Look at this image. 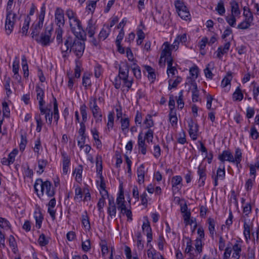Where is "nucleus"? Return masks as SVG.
Returning a JSON list of instances; mask_svg holds the SVG:
<instances>
[{"instance_id": "nucleus-1", "label": "nucleus", "mask_w": 259, "mask_h": 259, "mask_svg": "<svg viewBox=\"0 0 259 259\" xmlns=\"http://www.w3.org/2000/svg\"><path fill=\"white\" fill-rule=\"evenodd\" d=\"M84 40L71 36L65 38L64 46L60 47L62 57L66 58L72 52L76 57L78 58H80L82 56L85 49Z\"/></svg>"}, {"instance_id": "nucleus-2", "label": "nucleus", "mask_w": 259, "mask_h": 259, "mask_svg": "<svg viewBox=\"0 0 259 259\" xmlns=\"http://www.w3.org/2000/svg\"><path fill=\"white\" fill-rule=\"evenodd\" d=\"M35 191L38 193V189L41 190V194L43 195L45 193L49 197H53L55 192L51 184L49 181L43 182L41 179H37L34 185Z\"/></svg>"}, {"instance_id": "nucleus-3", "label": "nucleus", "mask_w": 259, "mask_h": 259, "mask_svg": "<svg viewBox=\"0 0 259 259\" xmlns=\"http://www.w3.org/2000/svg\"><path fill=\"white\" fill-rule=\"evenodd\" d=\"M69 23L71 32L76 38L81 40L86 39V32L78 18L69 22Z\"/></svg>"}, {"instance_id": "nucleus-4", "label": "nucleus", "mask_w": 259, "mask_h": 259, "mask_svg": "<svg viewBox=\"0 0 259 259\" xmlns=\"http://www.w3.org/2000/svg\"><path fill=\"white\" fill-rule=\"evenodd\" d=\"M45 14V7H42L40 9V14L38 16V21L34 23L31 27V36L33 39L36 38L39 34L43 27Z\"/></svg>"}, {"instance_id": "nucleus-5", "label": "nucleus", "mask_w": 259, "mask_h": 259, "mask_svg": "<svg viewBox=\"0 0 259 259\" xmlns=\"http://www.w3.org/2000/svg\"><path fill=\"white\" fill-rule=\"evenodd\" d=\"M90 109L91 110L93 117L96 119V122H101L102 120V111L97 104V99L95 97H91L89 104Z\"/></svg>"}, {"instance_id": "nucleus-6", "label": "nucleus", "mask_w": 259, "mask_h": 259, "mask_svg": "<svg viewBox=\"0 0 259 259\" xmlns=\"http://www.w3.org/2000/svg\"><path fill=\"white\" fill-rule=\"evenodd\" d=\"M52 30L53 28L52 27L50 28H49L48 27H45L44 31L41 33L40 35L39 36L38 35L34 39L42 46H48L50 45Z\"/></svg>"}, {"instance_id": "nucleus-7", "label": "nucleus", "mask_w": 259, "mask_h": 259, "mask_svg": "<svg viewBox=\"0 0 259 259\" xmlns=\"http://www.w3.org/2000/svg\"><path fill=\"white\" fill-rule=\"evenodd\" d=\"M6 13L5 28L7 33L10 34L13 30L17 19V15L13 13L12 10L6 11Z\"/></svg>"}, {"instance_id": "nucleus-8", "label": "nucleus", "mask_w": 259, "mask_h": 259, "mask_svg": "<svg viewBox=\"0 0 259 259\" xmlns=\"http://www.w3.org/2000/svg\"><path fill=\"white\" fill-rule=\"evenodd\" d=\"M175 6L179 16L184 20H187L190 17L189 9L184 3L180 1L175 2Z\"/></svg>"}, {"instance_id": "nucleus-9", "label": "nucleus", "mask_w": 259, "mask_h": 259, "mask_svg": "<svg viewBox=\"0 0 259 259\" xmlns=\"http://www.w3.org/2000/svg\"><path fill=\"white\" fill-rule=\"evenodd\" d=\"M55 23L58 27L63 28L64 26V13L61 8H57L55 11Z\"/></svg>"}, {"instance_id": "nucleus-10", "label": "nucleus", "mask_w": 259, "mask_h": 259, "mask_svg": "<svg viewBox=\"0 0 259 259\" xmlns=\"http://www.w3.org/2000/svg\"><path fill=\"white\" fill-rule=\"evenodd\" d=\"M142 230L144 232H146V236L147 237V246L149 247V249H152L153 246L150 244L151 242L153 239L152 229L150 225V223L148 221L147 222H144L142 225Z\"/></svg>"}, {"instance_id": "nucleus-11", "label": "nucleus", "mask_w": 259, "mask_h": 259, "mask_svg": "<svg viewBox=\"0 0 259 259\" xmlns=\"http://www.w3.org/2000/svg\"><path fill=\"white\" fill-rule=\"evenodd\" d=\"M197 174L199 176L198 186L202 187L204 185L205 181L206 179V168L200 165L198 168Z\"/></svg>"}, {"instance_id": "nucleus-12", "label": "nucleus", "mask_w": 259, "mask_h": 259, "mask_svg": "<svg viewBox=\"0 0 259 259\" xmlns=\"http://www.w3.org/2000/svg\"><path fill=\"white\" fill-rule=\"evenodd\" d=\"M107 213L111 219H114L116 214V207L114 202V199L113 197L109 198L108 206L107 207Z\"/></svg>"}, {"instance_id": "nucleus-13", "label": "nucleus", "mask_w": 259, "mask_h": 259, "mask_svg": "<svg viewBox=\"0 0 259 259\" xmlns=\"http://www.w3.org/2000/svg\"><path fill=\"white\" fill-rule=\"evenodd\" d=\"M188 126L189 127V133L190 137L193 140L197 139V134L198 131V125L195 123L192 119L188 121Z\"/></svg>"}, {"instance_id": "nucleus-14", "label": "nucleus", "mask_w": 259, "mask_h": 259, "mask_svg": "<svg viewBox=\"0 0 259 259\" xmlns=\"http://www.w3.org/2000/svg\"><path fill=\"white\" fill-rule=\"evenodd\" d=\"M125 201L124 199L123 191L122 188L120 186V189L118 195L116 198V204L117 205V208L120 210V212H123V210L124 209L125 205Z\"/></svg>"}, {"instance_id": "nucleus-15", "label": "nucleus", "mask_w": 259, "mask_h": 259, "mask_svg": "<svg viewBox=\"0 0 259 259\" xmlns=\"http://www.w3.org/2000/svg\"><path fill=\"white\" fill-rule=\"evenodd\" d=\"M101 197L99 199L97 203V207L100 213L103 211V207L105 204L106 198L109 199V195L107 191H100Z\"/></svg>"}, {"instance_id": "nucleus-16", "label": "nucleus", "mask_w": 259, "mask_h": 259, "mask_svg": "<svg viewBox=\"0 0 259 259\" xmlns=\"http://www.w3.org/2000/svg\"><path fill=\"white\" fill-rule=\"evenodd\" d=\"M163 45L164 46V48L161 51L160 54V58L159 61L160 62L161 61L165 62L166 58L167 57H170L171 54V47L168 44V42H165Z\"/></svg>"}, {"instance_id": "nucleus-17", "label": "nucleus", "mask_w": 259, "mask_h": 259, "mask_svg": "<svg viewBox=\"0 0 259 259\" xmlns=\"http://www.w3.org/2000/svg\"><path fill=\"white\" fill-rule=\"evenodd\" d=\"M219 159L223 163L225 161L234 163V157L232 153L229 150H224L218 157Z\"/></svg>"}, {"instance_id": "nucleus-18", "label": "nucleus", "mask_w": 259, "mask_h": 259, "mask_svg": "<svg viewBox=\"0 0 259 259\" xmlns=\"http://www.w3.org/2000/svg\"><path fill=\"white\" fill-rule=\"evenodd\" d=\"M19 59L18 57H16L13 61L12 64V71L14 73V78L15 79L20 81L21 79V76L19 74Z\"/></svg>"}, {"instance_id": "nucleus-19", "label": "nucleus", "mask_w": 259, "mask_h": 259, "mask_svg": "<svg viewBox=\"0 0 259 259\" xmlns=\"http://www.w3.org/2000/svg\"><path fill=\"white\" fill-rule=\"evenodd\" d=\"M61 154L63 158V172L66 175L68 171L69 166L70 164V159L65 152L62 151Z\"/></svg>"}, {"instance_id": "nucleus-20", "label": "nucleus", "mask_w": 259, "mask_h": 259, "mask_svg": "<svg viewBox=\"0 0 259 259\" xmlns=\"http://www.w3.org/2000/svg\"><path fill=\"white\" fill-rule=\"evenodd\" d=\"M240 242H241V241L237 240L232 246V250L233 251L232 258L234 259H239L240 257L242 246L241 244L239 243Z\"/></svg>"}, {"instance_id": "nucleus-21", "label": "nucleus", "mask_w": 259, "mask_h": 259, "mask_svg": "<svg viewBox=\"0 0 259 259\" xmlns=\"http://www.w3.org/2000/svg\"><path fill=\"white\" fill-rule=\"evenodd\" d=\"M231 43L230 42H226L224 46H220L217 51V56L219 59H222V56L227 54L230 48Z\"/></svg>"}, {"instance_id": "nucleus-22", "label": "nucleus", "mask_w": 259, "mask_h": 259, "mask_svg": "<svg viewBox=\"0 0 259 259\" xmlns=\"http://www.w3.org/2000/svg\"><path fill=\"white\" fill-rule=\"evenodd\" d=\"M138 145L141 153L145 155L147 152V145L145 144V139H143L142 133H140L138 137Z\"/></svg>"}, {"instance_id": "nucleus-23", "label": "nucleus", "mask_w": 259, "mask_h": 259, "mask_svg": "<svg viewBox=\"0 0 259 259\" xmlns=\"http://www.w3.org/2000/svg\"><path fill=\"white\" fill-rule=\"evenodd\" d=\"M221 167L218 168L217 171V176L214 177V185L217 186L218 185V180L219 179L223 180L225 177V170L224 164H223Z\"/></svg>"}, {"instance_id": "nucleus-24", "label": "nucleus", "mask_w": 259, "mask_h": 259, "mask_svg": "<svg viewBox=\"0 0 259 259\" xmlns=\"http://www.w3.org/2000/svg\"><path fill=\"white\" fill-rule=\"evenodd\" d=\"M96 24L93 20L91 18L88 21V24L86 28V31L90 37H93L95 34Z\"/></svg>"}, {"instance_id": "nucleus-25", "label": "nucleus", "mask_w": 259, "mask_h": 259, "mask_svg": "<svg viewBox=\"0 0 259 259\" xmlns=\"http://www.w3.org/2000/svg\"><path fill=\"white\" fill-rule=\"evenodd\" d=\"M110 32L111 29L109 25H104L98 35V39L99 40H104L109 36Z\"/></svg>"}, {"instance_id": "nucleus-26", "label": "nucleus", "mask_w": 259, "mask_h": 259, "mask_svg": "<svg viewBox=\"0 0 259 259\" xmlns=\"http://www.w3.org/2000/svg\"><path fill=\"white\" fill-rule=\"evenodd\" d=\"M35 91L36 93L37 100H38L39 104H41V105H42V104H45V102L44 100L45 94L44 90L39 85H37L36 86Z\"/></svg>"}, {"instance_id": "nucleus-27", "label": "nucleus", "mask_w": 259, "mask_h": 259, "mask_svg": "<svg viewBox=\"0 0 259 259\" xmlns=\"http://www.w3.org/2000/svg\"><path fill=\"white\" fill-rule=\"evenodd\" d=\"M243 230V235L244 236L245 241L246 243H248L249 240L250 239L251 227L250 225L247 223L245 220L244 221Z\"/></svg>"}, {"instance_id": "nucleus-28", "label": "nucleus", "mask_w": 259, "mask_h": 259, "mask_svg": "<svg viewBox=\"0 0 259 259\" xmlns=\"http://www.w3.org/2000/svg\"><path fill=\"white\" fill-rule=\"evenodd\" d=\"M231 8V15L239 16L241 12L239 8L238 3L235 0H232L230 3Z\"/></svg>"}, {"instance_id": "nucleus-29", "label": "nucleus", "mask_w": 259, "mask_h": 259, "mask_svg": "<svg viewBox=\"0 0 259 259\" xmlns=\"http://www.w3.org/2000/svg\"><path fill=\"white\" fill-rule=\"evenodd\" d=\"M128 72V67L126 65L120 67L119 69V76L120 78L123 81H128L127 80Z\"/></svg>"}, {"instance_id": "nucleus-30", "label": "nucleus", "mask_w": 259, "mask_h": 259, "mask_svg": "<svg viewBox=\"0 0 259 259\" xmlns=\"http://www.w3.org/2000/svg\"><path fill=\"white\" fill-rule=\"evenodd\" d=\"M22 66L24 77L25 79H27L29 75V70L27 60L24 55L22 57Z\"/></svg>"}, {"instance_id": "nucleus-31", "label": "nucleus", "mask_w": 259, "mask_h": 259, "mask_svg": "<svg viewBox=\"0 0 259 259\" xmlns=\"http://www.w3.org/2000/svg\"><path fill=\"white\" fill-rule=\"evenodd\" d=\"M214 63L213 62H210L208 63L206 68L204 69V73L205 77L209 79H212L213 74L211 72V69L213 68Z\"/></svg>"}, {"instance_id": "nucleus-32", "label": "nucleus", "mask_w": 259, "mask_h": 259, "mask_svg": "<svg viewBox=\"0 0 259 259\" xmlns=\"http://www.w3.org/2000/svg\"><path fill=\"white\" fill-rule=\"evenodd\" d=\"M56 41L57 44L60 46H64V41L62 39V34L63 33V28L58 27L56 29Z\"/></svg>"}, {"instance_id": "nucleus-33", "label": "nucleus", "mask_w": 259, "mask_h": 259, "mask_svg": "<svg viewBox=\"0 0 259 259\" xmlns=\"http://www.w3.org/2000/svg\"><path fill=\"white\" fill-rule=\"evenodd\" d=\"M145 71L147 72V77L149 79H155L156 74L155 69L149 65L144 66Z\"/></svg>"}, {"instance_id": "nucleus-34", "label": "nucleus", "mask_w": 259, "mask_h": 259, "mask_svg": "<svg viewBox=\"0 0 259 259\" xmlns=\"http://www.w3.org/2000/svg\"><path fill=\"white\" fill-rule=\"evenodd\" d=\"M191 81H195L197 78L199 70L198 67L196 65H194L189 69Z\"/></svg>"}, {"instance_id": "nucleus-35", "label": "nucleus", "mask_w": 259, "mask_h": 259, "mask_svg": "<svg viewBox=\"0 0 259 259\" xmlns=\"http://www.w3.org/2000/svg\"><path fill=\"white\" fill-rule=\"evenodd\" d=\"M208 230L209 232V233L210 234V236L211 238H213V236L214 233H215V222L213 219L212 218H208Z\"/></svg>"}, {"instance_id": "nucleus-36", "label": "nucleus", "mask_w": 259, "mask_h": 259, "mask_svg": "<svg viewBox=\"0 0 259 259\" xmlns=\"http://www.w3.org/2000/svg\"><path fill=\"white\" fill-rule=\"evenodd\" d=\"M96 164L97 172L102 175V158L100 155L98 154L96 157Z\"/></svg>"}, {"instance_id": "nucleus-37", "label": "nucleus", "mask_w": 259, "mask_h": 259, "mask_svg": "<svg viewBox=\"0 0 259 259\" xmlns=\"http://www.w3.org/2000/svg\"><path fill=\"white\" fill-rule=\"evenodd\" d=\"M234 101H241L243 98V94L240 88V87H238L236 89L235 91L233 94L232 96Z\"/></svg>"}, {"instance_id": "nucleus-38", "label": "nucleus", "mask_w": 259, "mask_h": 259, "mask_svg": "<svg viewBox=\"0 0 259 259\" xmlns=\"http://www.w3.org/2000/svg\"><path fill=\"white\" fill-rule=\"evenodd\" d=\"M34 217L36 221V227L39 229L41 227V224L43 220V216L40 211H35L34 212Z\"/></svg>"}, {"instance_id": "nucleus-39", "label": "nucleus", "mask_w": 259, "mask_h": 259, "mask_svg": "<svg viewBox=\"0 0 259 259\" xmlns=\"http://www.w3.org/2000/svg\"><path fill=\"white\" fill-rule=\"evenodd\" d=\"M132 72L137 79H141V71L140 67L136 64V62H134L132 65Z\"/></svg>"}, {"instance_id": "nucleus-40", "label": "nucleus", "mask_w": 259, "mask_h": 259, "mask_svg": "<svg viewBox=\"0 0 259 259\" xmlns=\"http://www.w3.org/2000/svg\"><path fill=\"white\" fill-rule=\"evenodd\" d=\"M147 252L148 257L151 259H160V258H162V255L159 253H157L155 249H148Z\"/></svg>"}, {"instance_id": "nucleus-41", "label": "nucleus", "mask_w": 259, "mask_h": 259, "mask_svg": "<svg viewBox=\"0 0 259 259\" xmlns=\"http://www.w3.org/2000/svg\"><path fill=\"white\" fill-rule=\"evenodd\" d=\"M121 128L123 132L126 133L127 132L130 126V120L128 118H121L120 119Z\"/></svg>"}, {"instance_id": "nucleus-42", "label": "nucleus", "mask_w": 259, "mask_h": 259, "mask_svg": "<svg viewBox=\"0 0 259 259\" xmlns=\"http://www.w3.org/2000/svg\"><path fill=\"white\" fill-rule=\"evenodd\" d=\"M215 11H217L220 15L223 16L224 15L226 10L224 6V3L223 0H220L219 1L217 6L215 7Z\"/></svg>"}, {"instance_id": "nucleus-43", "label": "nucleus", "mask_w": 259, "mask_h": 259, "mask_svg": "<svg viewBox=\"0 0 259 259\" xmlns=\"http://www.w3.org/2000/svg\"><path fill=\"white\" fill-rule=\"evenodd\" d=\"M31 21L30 16H27L24 20L23 27L22 28V33L25 35L27 34L29 27V24Z\"/></svg>"}, {"instance_id": "nucleus-44", "label": "nucleus", "mask_w": 259, "mask_h": 259, "mask_svg": "<svg viewBox=\"0 0 259 259\" xmlns=\"http://www.w3.org/2000/svg\"><path fill=\"white\" fill-rule=\"evenodd\" d=\"M242 159V153L241 150L237 148L235 149V157L234 158V163H235L237 166L238 167Z\"/></svg>"}, {"instance_id": "nucleus-45", "label": "nucleus", "mask_w": 259, "mask_h": 259, "mask_svg": "<svg viewBox=\"0 0 259 259\" xmlns=\"http://www.w3.org/2000/svg\"><path fill=\"white\" fill-rule=\"evenodd\" d=\"M235 15H229L225 17V19L228 24L233 27H234L236 24V19Z\"/></svg>"}, {"instance_id": "nucleus-46", "label": "nucleus", "mask_w": 259, "mask_h": 259, "mask_svg": "<svg viewBox=\"0 0 259 259\" xmlns=\"http://www.w3.org/2000/svg\"><path fill=\"white\" fill-rule=\"evenodd\" d=\"M66 15L68 18L69 22L78 18L76 13L70 9L66 11Z\"/></svg>"}, {"instance_id": "nucleus-47", "label": "nucleus", "mask_w": 259, "mask_h": 259, "mask_svg": "<svg viewBox=\"0 0 259 259\" xmlns=\"http://www.w3.org/2000/svg\"><path fill=\"white\" fill-rule=\"evenodd\" d=\"M144 123L145 125V127L148 129H150V127L154 125V122L151 115L148 114L146 116Z\"/></svg>"}, {"instance_id": "nucleus-48", "label": "nucleus", "mask_w": 259, "mask_h": 259, "mask_svg": "<svg viewBox=\"0 0 259 259\" xmlns=\"http://www.w3.org/2000/svg\"><path fill=\"white\" fill-rule=\"evenodd\" d=\"M87 106L85 104L82 105L80 107V113L82 116V121L85 123L87 121L88 113L87 111Z\"/></svg>"}, {"instance_id": "nucleus-49", "label": "nucleus", "mask_w": 259, "mask_h": 259, "mask_svg": "<svg viewBox=\"0 0 259 259\" xmlns=\"http://www.w3.org/2000/svg\"><path fill=\"white\" fill-rule=\"evenodd\" d=\"M82 172V166L81 165H79L78 167L75 169L74 171V174H75V179L76 180L80 182L81 181V174Z\"/></svg>"}, {"instance_id": "nucleus-50", "label": "nucleus", "mask_w": 259, "mask_h": 259, "mask_svg": "<svg viewBox=\"0 0 259 259\" xmlns=\"http://www.w3.org/2000/svg\"><path fill=\"white\" fill-rule=\"evenodd\" d=\"M169 121L172 126L177 124L178 118L175 111H171L169 114Z\"/></svg>"}, {"instance_id": "nucleus-51", "label": "nucleus", "mask_w": 259, "mask_h": 259, "mask_svg": "<svg viewBox=\"0 0 259 259\" xmlns=\"http://www.w3.org/2000/svg\"><path fill=\"white\" fill-rule=\"evenodd\" d=\"M253 24L252 23L248 22L245 19L240 23L238 26L237 28L239 29H247L249 28Z\"/></svg>"}, {"instance_id": "nucleus-52", "label": "nucleus", "mask_w": 259, "mask_h": 259, "mask_svg": "<svg viewBox=\"0 0 259 259\" xmlns=\"http://www.w3.org/2000/svg\"><path fill=\"white\" fill-rule=\"evenodd\" d=\"M82 198V192L81 188L80 187H77L75 190V197L74 200L78 201H80Z\"/></svg>"}, {"instance_id": "nucleus-53", "label": "nucleus", "mask_w": 259, "mask_h": 259, "mask_svg": "<svg viewBox=\"0 0 259 259\" xmlns=\"http://www.w3.org/2000/svg\"><path fill=\"white\" fill-rule=\"evenodd\" d=\"M114 112H109L108 115V122H107V127L109 130L110 128H112L114 124Z\"/></svg>"}, {"instance_id": "nucleus-54", "label": "nucleus", "mask_w": 259, "mask_h": 259, "mask_svg": "<svg viewBox=\"0 0 259 259\" xmlns=\"http://www.w3.org/2000/svg\"><path fill=\"white\" fill-rule=\"evenodd\" d=\"M27 143L26 136L25 135H21V141L19 145L20 150L23 151L25 148L26 145Z\"/></svg>"}, {"instance_id": "nucleus-55", "label": "nucleus", "mask_w": 259, "mask_h": 259, "mask_svg": "<svg viewBox=\"0 0 259 259\" xmlns=\"http://www.w3.org/2000/svg\"><path fill=\"white\" fill-rule=\"evenodd\" d=\"M9 242L10 246L12 247L13 251L15 253L17 246L16 240L13 235H10L9 237Z\"/></svg>"}, {"instance_id": "nucleus-56", "label": "nucleus", "mask_w": 259, "mask_h": 259, "mask_svg": "<svg viewBox=\"0 0 259 259\" xmlns=\"http://www.w3.org/2000/svg\"><path fill=\"white\" fill-rule=\"evenodd\" d=\"M82 249L84 252H88L91 249V242L89 239H87L85 241H82L81 242Z\"/></svg>"}, {"instance_id": "nucleus-57", "label": "nucleus", "mask_w": 259, "mask_h": 259, "mask_svg": "<svg viewBox=\"0 0 259 259\" xmlns=\"http://www.w3.org/2000/svg\"><path fill=\"white\" fill-rule=\"evenodd\" d=\"M243 16L245 17V20L253 23L254 20L253 15L250 11V9H248L247 13L243 12Z\"/></svg>"}, {"instance_id": "nucleus-58", "label": "nucleus", "mask_w": 259, "mask_h": 259, "mask_svg": "<svg viewBox=\"0 0 259 259\" xmlns=\"http://www.w3.org/2000/svg\"><path fill=\"white\" fill-rule=\"evenodd\" d=\"M178 142L181 144H184L187 142L186 139V134L184 131H182L178 135L177 138Z\"/></svg>"}, {"instance_id": "nucleus-59", "label": "nucleus", "mask_w": 259, "mask_h": 259, "mask_svg": "<svg viewBox=\"0 0 259 259\" xmlns=\"http://www.w3.org/2000/svg\"><path fill=\"white\" fill-rule=\"evenodd\" d=\"M48 164V161L47 160L41 159L38 160V166L39 170L38 171L40 174L44 172V168L47 166Z\"/></svg>"}, {"instance_id": "nucleus-60", "label": "nucleus", "mask_w": 259, "mask_h": 259, "mask_svg": "<svg viewBox=\"0 0 259 259\" xmlns=\"http://www.w3.org/2000/svg\"><path fill=\"white\" fill-rule=\"evenodd\" d=\"M82 224L84 227V228L88 230H90L91 228L90 223L89 221V219L87 215H82V219L81 220Z\"/></svg>"}, {"instance_id": "nucleus-61", "label": "nucleus", "mask_w": 259, "mask_h": 259, "mask_svg": "<svg viewBox=\"0 0 259 259\" xmlns=\"http://www.w3.org/2000/svg\"><path fill=\"white\" fill-rule=\"evenodd\" d=\"M38 243L41 246H44L49 243V240L46 237L44 234H41L38 240Z\"/></svg>"}, {"instance_id": "nucleus-62", "label": "nucleus", "mask_w": 259, "mask_h": 259, "mask_svg": "<svg viewBox=\"0 0 259 259\" xmlns=\"http://www.w3.org/2000/svg\"><path fill=\"white\" fill-rule=\"evenodd\" d=\"M182 181V178L180 176L174 177L171 180V184L172 187H176L181 184Z\"/></svg>"}, {"instance_id": "nucleus-63", "label": "nucleus", "mask_w": 259, "mask_h": 259, "mask_svg": "<svg viewBox=\"0 0 259 259\" xmlns=\"http://www.w3.org/2000/svg\"><path fill=\"white\" fill-rule=\"evenodd\" d=\"M35 119L36 121L37 126L36 128V131L37 132H40L41 130L42 125V121L39 115H36L35 116Z\"/></svg>"}, {"instance_id": "nucleus-64", "label": "nucleus", "mask_w": 259, "mask_h": 259, "mask_svg": "<svg viewBox=\"0 0 259 259\" xmlns=\"http://www.w3.org/2000/svg\"><path fill=\"white\" fill-rule=\"evenodd\" d=\"M153 138V131L149 129L145 134V136L144 139L145 140H146L148 143L152 142Z\"/></svg>"}]
</instances>
